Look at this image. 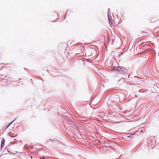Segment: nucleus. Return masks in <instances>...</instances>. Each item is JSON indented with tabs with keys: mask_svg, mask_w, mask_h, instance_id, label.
I'll return each mask as SVG.
<instances>
[{
	"mask_svg": "<svg viewBox=\"0 0 159 159\" xmlns=\"http://www.w3.org/2000/svg\"><path fill=\"white\" fill-rule=\"evenodd\" d=\"M13 122V121H12V122H11L9 124H8V125H7V126L6 127V129H7Z\"/></svg>",
	"mask_w": 159,
	"mask_h": 159,
	"instance_id": "nucleus-8",
	"label": "nucleus"
},
{
	"mask_svg": "<svg viewBox=\"0 0 159 159\" xmlns=\"http://www.w3.org/2000/svg\"><path fill=\"white\" fill-rule=\"evenodd\" d=\"M122 68H120L119 67H117L116 68L114 69V70L119 72Z\"/></svg>",
	"mask_w": 159,
	"mask_h": 159,
	"instance_id": "nucleus-5",
	"label": "nucleus"
},
{
	"mask_svg": "<svg viewBox=\"0 0 159 159\" xmlns=\"http://www.w3.org/2000/svg\"><path fill=\"white\" fill-rule=\"evenodd\" d=\"M86 111V108L84 107H83L80 108V110L79 112L81 114H83L85 113Z\"/></svg>",
	"mask_w": 159,
	"mask_h": 159,
	"instance_id": "nucleus-1",
	"label": "nucleus"
},
{
	"mask_svg": "<svg viewBox=\"0 0 159 159\" xmlns=\"http://www.w3.org/2000/svg\"><path fill=\"white\" fill-rule=\"evenodd\" d=\"M4 142H5V141L3 140V141H2V143H1V147H2V146H4Z\"/></svg>",
	"mask_w": 159,
	"mask_h": 159,
	"instance_id": "nucleus-6",
	"label": "nucleus"
},
{
	"mask_svg": "<svg viewBox=\"0 0 159 159\" xmlns=\"http://www.w3.org/2000/svg\"><path fill=\"white\" fill-rule=\"evenodd\" d=\"M108 18H109V23H110V24H111V25H112V20H111L109 17H108Z\"/></svg>",
	"mask_w": 159,
	"mask_h": 159,
	"instance_id": "nucleus-7",
	"label": "nucleus"
},
{
	"mask_svg": "<svg viewBox=\"0 0 159 159\" xmlns=\"http://www.w3.org/2000/svg\"><path fill=\"white\" fill-rule=\"evenodd\" d=\"M125 70L123 68H122L120 70L119 72L122 74H123L124 72H125Z\"/></svg>",
	"mask_w": 159,
	"mask_h": 159,
	"instance_id": "nucleus-4",
	"label": "nucleus"
},
{
	"mask_svg": "<svg viewBox=\"0 0 159 159\" xmlns=\"http://www.w3.org/2000/svg\"><path fill=\"white\" fill-rule=\"evenodd\" d=\"M125 70L123 68H122L120 70L119 72L122 74H123L124 72H125Z\"/></svg>",
	"mask_w": 159,
	"mask_h": 159,
	"instance_id": "nucleus-3",
	"label": "nucleus"
},
{
	"mask_svg": "<svg viewBox=\"0 0 159 159\" xmlns=\"http://www.w3.org/2000/svg\"><path fill=\"white\" fill-rule=\"evenodd\" d=\"M9 135L12 137H15L17 135V134H12L11 133H9Z\"/></svg>",
	"mask_w": 159,
	"mask_h": 159,
	"instance_id": "nucleus-2",
	"label": "nucleus"
}]
</instances>
